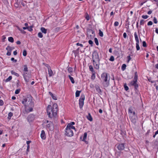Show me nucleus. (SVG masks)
I'll return each mask as SVG.
<instances>
[{
  "label": "nucleus",
  "instance_id": "f257e3e1",
  "mask_svg": "<svg viewBox=\"0 0 158 158\" xmlns=\"http://www.w3.org/2000/svg\"><path fill=\"white\" fill-rule=\"evenodd\" d=\"M22 102L24 105L25 111L27 112L28 113L32 111L34 104L31 97H27L24 98Z\"/></svg>",
  "mask_w": 158,
  "mask_h": 158
},
{
  "label": "nucleus",
  "instance_id": "f03ea898",
  "mask_svg": "<svg viewBox=\"0 0 158 158\" xmlns=\"http://www.w3.org/2000/svg\"><path fill=\"white\" fill-rule=\"evenodd\" d=\"M57 105L56 103L53 104L52 107L51 105H49L47 108L48 115L50 118L56 116L57 114Z\"/></svg>",
  "mask_w": 158,
  "mask_h": 158
},
{
  "label": "nucleus",
  "instance_id": "7ed1b4c3",
  "mask_svg": "<svg viewBox=\"0 0 158 158\" xmlns=\"http://www.w3.org/2000/svg\"><path fill=\"white\" fill-rule=\"evenodd\" d=\"M138 74L137 72H135V73L134 80L131 81L130 84L134 87L135 91L137 90L139 85L137 82L138 80Z\"/></svg>",
  "mask_w": 158,
  "mask_h": 158
},
{
  "label": "nucleus",
  "instance_id": "20e7f679",
  "mask_svg": "<svg viewBox=\"0 0 158 158\" xmlns=\"http://www.w3.org/2000/svg\"><path fill=\"white\" fill-rule=\"evenodd\" d=\"M138 74L137 72H135V73L134 80L131 81L130 84L134 87L135 91L137 90L139 85L137 82L138 80Z\"/></svg>",
  "mask_w": 158,
  "mask_h": 158
},
{
  "label": "nucleus",
  "instance_id": "39448f33",
  "mask_svg": "<svg viewBox=\"0 0 158 158\" xmlns=\"http://www.w3.org/2000/svg\"><path fill=\"white\" fill-rule=\"evenodd\" d=\"M108 74L106 73H104L101 75V80L104 82V84L105 87H107L109 84L107 82Z\"/></svg>",
  "mask_w": 158,
  "mask_h": 158
},
{
  "label": "nucleus",
  "instance_id": "423d86ee",
  "mask_svg": "<svg viewBox=\"0 0 158 158\" xmlns=\"http://www.w3.org/2000/svg\"><path fill=\"white\" fill-rule=\"evenodd\" d=\"M92 59L93 62H98V61H99L98 55L97 52H94L93 53Z\"/></svg>",
  "mask_w": 158,
  "mask_h": 158
},
{
  "label": "nucleus",
  "instance_id": "0eeeda50",
  "mask_svg": "<svg viewBox=\"0 0 158 158\" xmlns=\"http://www.w3.org/2000/svg\"><path fill=\"white\" fill-rule=\"evenodd\" d=\"M87 34L88 37L90 39H93L94 36V32L92 29H87Z\"/></svg>",
  "mask_w": 158,
  "mask_h": 158
},
{
  "label": "nucleus",
  "instance_id": "6e6552de",
  "mask_svg": "<svg viewBox=\"0 0 158 158\" xmlns=\"http://www.w3.org/2000/svg\"><path fill=\"white\" fill-rule=\"evenodd\" d=\"M65 134L68 136L71 137L73 135V133L72 130L66 128Z\"/></svg>",
  "mask_w": 158,
  "mask_h": 158
},
{
  "label": "nucleus",
  "instance_id": "1a4fd4ad",
  "mask_svg": "<svg viewBox=\"0 0 158 158\" xmlns=\"http://www.w3.org/2000/svg\"><path fill=\"white\" fill-rule=\"evenodd\" d=\"M23 77L25 80L27 82H29L31 78L30 74H27V73H24Z\"/></svg>",
  "mask_w": 158,
  "mask_h": 158
},
{
  "label": "nucleus",
  "instance_id": "9d476101",
  "mask_svg": "<svg viewBox=\"0 0 158 158\" xmlns=\"http://www.w3.org/2000/svg\"><path fill=\"white\" fill-rule=\"evenodd\" d=\"M81 98H80L79 100V105L80 108V109L82 108L84 105V101L85 99V96H81Z\"/></svg>",
  "mask_w": 158,
  "mask_h": 158
},
{
  "label": "nucleus",
  "instance_id": "9b49d317",
  "mask_svg": "<svg viewBox=\"0 0 158 158\" xmlns=\"http://www.w3.org/2000/svg\"><path fill=\"white\" fill-rule=\"evenodd\" d=\"M45 65L48 68L49 77H51L53 76L54 75L53 73L50 66L47 64H46Z\"/></svg>",
  "mask_w": 158,
  "mask_h": 158
},
{
  "label": "nucleus",
  "instance_id": "f8f14e48",
  "mask_svg": "<svg viewBox=\"0 0 158 158\" xmlns=\"http://www.w3.org/2000/svg\"><path fill=\"white\" fill-rule=\"evenodd\" d=\"M124 145L125 143H119L117 147L118 149L119 150H123L125 148Z\"/></svg>",
  "mask_w": 158,
  "mask_h": 158
},
{
  "label": "nucleus",
  "instance_id": "ddd939ff",
  "mask_svg": "<svg viewBox=\"0 0 158 158\" xmlns=\"http://www.w3.org/2000/svg\"><path fill=\"white\" fill-rule=\"evenodd\" d=\"M35 119V115L33 114H30L27 117L28 122H30L33 121Z\"/></svg>",
  "mask_w": 158,
  "mask_h": 158
},
{
  "label": "nucleus",
  "instance_id": "4468645a",
  "mask_svg": "<svg viewBox=\"0 0 158 158\" xmlns=\"http://www.w3.org/2000/svg\"><path fill=\"white\" fill-rule=\"evenodd\" d=\"M137 118V116H132L131 118V122L135 124L136 123Z\"/></svg>",
  "mask_w": 158,
  "mask_h": 158
},
{
  "label": "nucleus",
  "instance_id": "2eb2a0df",
  "mask_svg": "<svg viewBox=\"0 0 158 158\" xmlns=\"http://www.w3.org/2000/svg\"><path fill=\"white\" fill-rule=\"evenodd\" d=\"M99 61H98V62H93V65L94 67L96 69H98L99 68Z\"/></svg>",
  "mask_w": 158,
  "mask_h": 158
},
{
  "label": "nucleus",
  "instance_id": "dca6fc26",
  "mask_svg": "<svg viewBox=\"0 0 158 158\" xmlns=\"http://www.w3.org/2000/svg\"><path fill=\"white\" fill-rule=\"evenodd\" d=\"M40 136L41 138L43 139H45L46 138L45 134V131L44 130H42L40 135Z\"/></svg>",
  "mask_w": 158,
  "mask_h": 158
},
{
  "label": "nucleus",
  "instance_id": "f3484780",
  "mask_svg": "<svg viewBox=\"0 0 158 158\" xmlns=\"http://www.w3.org/2000/svg\"><path fill=\"white\" fill-rule=\"evenodd\" d=\"M66 128H67V129L69 128V129H70L71 130L72 129H73L75 130V127L71 125V124H69V123L68 124Z\"/></svg>",
  "mask_w": 158,
  "mask_h": 158
},
{
  "label": "nucleus",
  "instance_id": "a211bd4d",
  "mask_svg": "<svg viewBox=\"0 0 158 158\" xmlns=\"http://www.w3.org/2000/svg\"><path fill=\"white\" fill-rule=\"evenodd\" d=\"M49 94L51 96L53 99L55 100H56L57 99V97L56 96L54 95L51 92H49Z\"/></svg>",
  "mask_w": 158,
  "mask_h": 158
},
{
  "label": "nucleus",
  "instance_id": "6ab92c4d",
  "mask_svg": "<svg viewBox=\"0 0 158 158\" xmlns=\"http://www.w3.org/2000/svg\"><path fill=\"white\" fill-rule=\"evenodd\" d=\"M134 36L136 43H139L138 36L136 32L134 33Z\"/></svg>",
  "mask_w": 158,
  "mask_h": 158
},
{
  "label": "nucleus",
  "instance_id": "aec40b11",
  "mask_svg": "<svg viewBox=\"0 0 158 158\" xmlns=\"http://www.w3.org/2000/svg\"><path fill=\"white\" fill-rule=\"evenodd\" d=\"M87 136V133L86 132H85L84 134V135L83 136V139L82 140L83 141L85 142L86 143H87V142L86 141H85V139L86 138Z\"/></svg>",
  "mask_w": 158,
  "mask_h": 158
},
{
  "label": "nucleus",
  "instance_id": "412c9836",
  "mask_svg": "<svg viewBox=\"0 0 158 158\" xmlns=\"http://www.w3.org/2000/svg\"><path fill=\"white\" fill-rule=\"evenodd\" d=\"M14 49V47H11L9 46H8L6 48V49L9 52H11L12 50Z\"/></svg>",
  "mask_w": 158,
  "mask_h": 158
},
{
  "label": "nucleus",
  "instance_id": "4be33fe9",
  "mask_svg": "<svg viewBox=\"0 0 158 158\" xmlns=\"http://www.w3.org/2000/svg\"><path fill=\"white\" fill-rule=\"evenodd\" d=\"M87 118L88 120L90 121L93 120V118L90 113H88V115L87 117Z\"/></svg>",
  "mask_w": 158,
  "mask_h": 158
},
{
  "label": "nucleus",
  "instance_id": "5701e85b",
  "mask_svg": "<svg viewBox=\"0 0 158 158\" xmlns=\"http://www.w3.org/2000/svg\"><path fill=\"white\" fill-rule=\"evenodd\" d=\"M40 30L42 32L46 34L47 33V30L44 27H42Z\"/></svg>",
  "mask_w": 158,
  "mask_h": 158
},
{
  "label": "nucleus",
  "instance_id": "b1692460",
  "mask_svg": "<svg viewBox=\"0 0 158 158\" xmlns=\"http://www.w3.org/2000/svg\"><path fill=\"white\" fill-rule=\"evenodd\" d=\"M69 77V78L71 82L73 84H74L75 82V81H74V80L73 79V78L71 77L70 75H69L68 76Z\"/></svg>",
  "mask_w": 158,
  "mask_h": 158
},
{
  "label": "nucleus",
  "instance_id": "393cba45",
  "mask_svg": "<svg viewBox=\"0 0 158 158\" xmlns=\"http://www.w3.org/2000/svg\"><path fill=\"white\" fill-rule=\"evenodd\" d=\"M95 88L98 93H99L101 92V90L99 86H95Z\"/></svg>",
  "mask_w": 158,
  "mask_h": 158
},
{
  "label": "nucleus",
  "instance_id": "a878e982",
  "mask_svg": "<svg viewBox=\"0 0 158 158\" xmlns=\"http://www.w3.org/2000/svg\"><path fill=\"white\" fill-rule=\"evenodd\" d=\"M11 73L12 74L14 75L17 77H19V74L17 73H16L15 72L13 71H11Z\"/></svg>",
  "mask_w": 158,
  "mask_h": 158
},
{
  "label": "nucleus",
  "instance_id": "bb28decb",
  "mask_svg": "<svg viewBox=\"0 0 158 158\" xmlns=\"http://www.w3.org/2000/svg\"><path fill=\"white\" fill-rule=\"evenodd\" d=\"M95 72H93L92 73V75L91 77L92 79L94 80L95 79Z\"/></svg>",
  "mask_w": 158,
  "mask_h": 158
},
{
  "label": "nucleus",
  "instance_id": "cd10ccee",
  "mask_svg": "<svg viewBox=\"0 0 158 158\" xmlns=\"http://www.w3.org/2000/svg\"><path fill=\"white\" fill-rule=\"evenodd\" d=\"M12 78V77L11 76H10L7 79L5 80V81L6 82H8L10 81Z\"/></svg>",
  "mask_w": 158,
  "mask_h": 158
},
{
  "label": "nucleus",
  "instance_id": "c85d7f7f",
  "mask_svg": "<svg viewBox=\"0 0 158 158\" xmlns=\"http://www.w3.org/2000/svg\"><path fill=\"white\" fill-rule=\"evenodd\" d=\"M8 41L11 43H13L14 42V40L13 38L11 37H10L8 38Z\"/></svg>",
  "mask_w": 158,
  "mask_h": 158
},
{
  "label": "nucleus",
  "instance_id": "c756f323",
  "mask_svg": "<svg viewBox=\"0 0 158 158\" xmlns=\"http://www.w3.org/2000/svg\"><path fill=\"white\" fill-rule=\"evenodd\" d=\"M81 92V91L77 90L76 91V94H75L76 97H78L79 96Z\"/></svg>",
  "mask_w": 158,
  "mask_h": 158
},
{
  "label": "nucleus",
  "instance_id": "7c9ffc66",
  "mask_svg": "<svg viewBox=\"0 0 158 158\" xmlns=\"http://www.w3.org/2000/svg\"><path fill=\"white\" fill-rule=\"evenodd\" d=\"M126 65L125 64H123L121 67L122 70L123 71H124L126 69Z\"/></svg>",
  "mask_w": 158,
  "mask_h": 158
},
{
  "label": "nucleus",
  "instance_id": "2f4dec72",
  "mask_svg": "<svg viewBox=\"0 0 158 158\" xmlns=\"http://www.w3.org/2000/svg\"><path fill=\"white\" fill-rule=\"evenodd\" d=\"M139 43H136V48L137 50H139L140 49V47L139 45Z\"/></svg>",
  "mask_w": 158,
  "mask_h": 158
},
{
  "label": "nucleus",
  "instance_id": "473e14b6",
  "mask_svg": "<svg viewBox=\"0 0 158 158\" xmlns=\"http://www.w3.org/2000/svg\"><path fill=\"white\" fill-rule=\"evenodd\" d=\"M124 87L126 91H127L129 89L128 87L127 86L126 83H125L124 85Z\"/></svg>",
  "mask_w": 158,
  "mask_h": 158
},
{
  "label": "nucleus",
  "instance_id": "72a5a7b5",
  "mask_svg": "<svg viewBox=\"0 0 158 158\" xmlns=\"http://www.w3.org/2000/svg\"><path fill=\"white\" fill-rule=\"evenodd\" d=\"M99 36L101 37H103V32L101 31V30H99Z\"/></svg>",
  "mask_w": 158,
  "mask_h": 158
},
{
  "label": "nucleus",
  "instance_id": "f704fd0d",
  "mask_svg": "<svg viewBox=\"0 0 158 158\" xmlns=\"http://www.w3.org/2000/svg\"><path fill=\"white\" fill-rule=\"evenodd\" d=\"M24 71L25 72H27L28 71V68L27 66L26 65H24Z\"/></svg>",
  "mask_w": 158,
  "mask_h": 158
},
{
  "label": "nucleus",
  "instance_id": "c9c22d12",
  "mask_svg": "<svg viewBox=\"0 0 158 158\" xmlns=\"http://www.w3.org/2000/svg\"><path fill=\"white\" fill-rule=\"evenodd\" d=\"M94 40L95 43L96 44V45H98L99 44V43L98 39L96 38H94Z\"/></svg>",
  "mask_w": 158,
  "mask_h": 158
},
{
  "label": "nucleus",
  "instance_id": "e433bc0d",
  "mask_svg": "<svg viewBox=\"0 0 158 158\" xmlns=\"http://www.w3.org/2000/svg\"><path fill=\"white\" fill-rule=\"evenodd\" d=\"M89 69L90 70V71H91L92 72V73L93 72H95L94 71V69H93L92 66L90 65L89 66Z\"/></svg>",
  "mask_w": 158,
  "mask_h": 158
},
{
  "label": "nucleus",
  "instance_id": "4c0bfd02",
  "mask_svg": "<svg viewBox=\"0 0 158 158\" xmlns=\"http://www.w3.org/2000/svg\"><path fill=\"white\" fill-rule=\"evenodd\" d=\"M73 68L72 67H69L68 69V71L69 73H71L73 71Z\"/></svg>",
  "mask_w": 158,
  "mask_h": 158
},
{
  "label": "nucleus",
  "instance_id": "58836bf2",
  "mask_svg": "<svg viewBox=\"0 0 158 158\" xmlns=\"http://www.w3.org/2000/svg\"><path fill=\"white\" fill-rule=\"evenodd\" d=\"M13 114L11 112L9 113L8 114V118H10L11 117L13 116Z\"/></svg>",
  "mask_w": 158,
  "mask_h": 158
},
{
  "label": "nucleus",
  "instance_id": "ea45409f",
  "mask_svg": "<svg viewBox=\"0 0 158 158\" xmlns=\"http://www.w3.org/2000/svg\"><path fill=\"white\" fill-rule=\"evenodd\" d=\"M38 36L40 38H42L43 36L42 33L41 32H40L38 33Z\"/></svg>",
  "mask_w": 158,
  "mask_h": 158
},
{
  "label": "nucleus",
  "instance_id": "a19ab883",
  "mask_svg": "<svg viewBox=\"0 0 158 158\" xmlns=\"http://www.w3.org/2000/svg\"><path fill=\"white\" fill-rule=\"evenodd\" d=\"M27 54V51L26 50H23V55L24 56H26Z\"/></svg>",
  "mask_w": 158,
  "mask_h": 158
},
{
  "label": "nucleus",
  "instance_id": "79ce46f5",
  "mask_svg": "<svg viewBox=\"0 0 158 158\" xmlns=\"http://www.w3.org/2000/svg\"><path fill=\"white\" fill-rule=\"evenodd\" d=\"M114 57L113 56H110V59H109V60L112 61H114Z\"/></svg>",
  "mask_w": 158,
  "mask_h": 158
},
{
  "label": "nucleus",
  "instance_id": "37998d69",
  "mask_svg": "<svg viewBox=\"0 0 158 158\" xmlns=\"http://www.w3.org/2000/svg\"><path fill=\"white\" fill-rule=\"evenodd\" d=\"M20 91V89H16L15 91V94H18L19 93Z\"/></svg>",
  "mask_w": 158,
  "mask_h": 158
},
{
  "label": "nucleus",
  "instance_id": "c03bdc74",
  "mask_svg": "<svg viewBox=\"0 0 158 158\" xmlns=\"http://www.w3.org/2000/svg\"><path fill=\"white\" fill-rule=\"evenodd\" d=\"M143 47H146L147 46V45L146 43V42L145 41H143Z\"/></svg>",
  "mask_w": 158,
  "mask_h": 158
},
{
  "label": "nucleus",
  "instance_id": "a18cd8bd",
  "mask_svg": "<svg viewBox=\"0 0 158 158\" xmlns=\"http://www.w3.org/2000/svg\"><path fill=\"white\" fill-rule=\"evenodd\" d=\"M144 22V21L143 19H142L140 20V25H143Z\"/></svg>",
  "mask_w": 158,
  "mask_h": 158
},
{
  "label": "nucleus",
  "instance_id": "49530a36",
  "mask_svg": "<svg viewBox=\"0 0 158 158\" xmlns=\"http://www.w3.org/2000/svg\"><path fill=\"white\" fill-rule=\"evenodd\" d=\"M27 29L28 30L30 31H32L33 29H32V27L31 26L30 27H27Z\"/></svg>",
  "mask_w": 158,
  "mask_h": 158
},
{
  "label": "nucleus",
  "instance_id": "de8ad7c7",
  "mask_svg": "<svg viewBox=\"0 0 158 158\" xmlns=\"http://www.w3.org/2000/svg\"><path fill=\"white\" fill-rule=\"evenodd\" d=\"M153 22L154 23H157V21L156 18L155 17H154L153 19Z\"/></svg>",
  "mask_w": 158,
  "mask_h": 158
},
{
  "label": "nucleus",
  "instance_id": "09e8293b",
  "mask_svg": "<svg viewBox=\"0 0 158 158\" xmlns=\"http://www.w3.org/2000/svg\"><path fill=\"white\" fill-rule=\"evenodd\" d=\"M142 17L143 19H147L148 17V16L147 15H143L142 16Z\"/></svg>",
  "mask_w": 158,
  "mask_h": 158
},
{
  "label": "nucleus",
  "instance_id": "8fccbe9b",
  "mask_svg": "<svg viewBox=\"0 0 158 158\" xmlns=\"http://www.w3.org/2000/svg\"><path fill=\"white\" fill-rule=\"evenodd\" d=\"M89 43L90 44H91V46H92V45L93 44V42L91 40H89Z\"/></svg>",
  "mask_w": 158,
  "mask_h": 158
},
{
  "label": "nucleus",
  "instance_id": "3c124183",
  "mask_svg": "<svg viewBox=\"0 0 158 158\" xmlns=\"http://www.w3.org/2000/svg\"><path fill=\"white\" fill-rule=\"evenodd\" d=\"M4 104V102L3 101L0 99V106H2Z\"/></svg>",
  "mask_w": 158,
  "mask_h": 158
},
{
  "label": "nucleus",
  "instance_id": "603ef678",
  "mask_svg": "<svg viewBox=\"0 0 158 158\" xmlns=\"http://www.w3.org/2000/svg\"><path fill=\"white\" fill-rule=\"evenodd\" d=\"M11 60L12 61H14L15 63L17 62V60L16 59H15L14 58L12 57L11 59Z\"/></svg>",
  "mask_w": 158,
  "mask_h": 158
},
{
  "label": "nucleus",
  "instance_id": "864d4df0",
  "mask_svg": "<svg viewBox=\"0 0 158 158\" xmlns=\"http://www.w3.org/2000/svg\"><path fill=\"white\" fill-rule=\"evenodd\" d=\"M119 24V23L117 21H116L114 23V25L115 26H118Z\"/></svg>",
  "mask_w": 158,
  "mask_h": 158
},
{
  "label": "nucleus",
  "instance_id": "5fc2aeb1",
  "mask_svg": "<svg viewBox=\"0 0 158 158\" xmlns=\"http://www.w3.org/2000/svg\"><path fill=\"white\" fill-rule=\"evenodd\" d=\"M152 21H150L149 22H148V26H149V25H151L152 24Z\"/></svg>",
  "mask_w": 158,
  "mask_h": 158
},
{
  "label": "nucleus",
  "instance_id": "6e6d98bb",
  "mask_svg": "<svg viewBox=\"0 0 158 158\" xmlns=\"http://www.w3.org/2000/svg\"><path fill=\"white\" fill-rule=\"evenodd\" d=\"M6 39V37L4 35L2 36V42H4L5 41V40Z\"/></svg>",
  "mask_w": 158,
  "mask_h": 158
},
{
  "label": "nucleus",
  "instance_id": "4d7b16f0",
  "mask_svg": "<svg viewBox=\"0 0 158 158\" xmlns=\"http://www.w3.org/2000/svg\"><path fill=\"white\" fill-rule=\"evenodd\" d=\"M127 57L128 59V60L127 61V62H128L130 60H131V58L130 55H129V56H128Z\"/></svg>",
  "mask_w": 158,
  "mask_h": 158
},
{
  "label": "nucleus",
  "instance_id": "13d9d810",
  "mask_svg": "<svg viewBox=\"0 0 158 158\" xmlns=\"http://www.w3.org/2000/svg\"><path fill=\"white\" fill-rule=\"evenodd\" d=\"M76 45L77 46H80L82 47H83V45L82 44H79V43H77Z\"/></svg>",
  "mask_w": 158,
  "mask_h": 158
},
{
  "label": "nucleus",
  "instance_id": "bf43d9fd",
  "mask_svg": "<svg viewBox=\"0 0 158 158\" xmlns=\"http://www.w3.org/2000/svg\"><path fill=\"white\" fill-rule=\"evenodd\" d=\"M123 36L124 38H126L127 37V35L126 33L125 32L123 34Z\"/></svg>",
  "mask_w": 158,
  "mask_h": 158
},
{
  "label": "nucleus",
  "instance_id": "052dcab7",
  "mask_svg": "<svg viewBox=\"0 0 158 158\" xmlns=\"http://www.w3.org/2000/svg\"><path fill=\"white\" fill-rule=\"evenodd\" d=\"M11 52H9V51H7V52L6 53V55L8 56H10L11 55Z\"/></svg>",
  "mask_w": 158,
  "mask_h": 158
},
{
  "label": "nucleus",
  "instance_id": "680f3d73",
  "mask_svg": "<svg viewBox=\"0 0 158 158\" xmlns=\"http://www.w3.org/2000/svg\"><path fill=\"white\" fill-rule=\"evenodd\" d=\"M29 148H30V145H27V152H28L29 151Z\"/></svg>",
  "mask_w": 158,
  "mask_h": 158
},
{
  "label": "nucleus",
  "instance_id": "e2e57ef3",
  "mask_svg": "<svg viewBox=\"0 0 158 158\" xmlns=\"http://www.w3.org/2000/svg\"><path fill=\"white\" fill-rule=\"evenodd\" d=\"M31 142V141H27V145H29V143Z\"/></svg>",
  "mask_w": 158,
  "mask_h": 158
},
{
  "label": "nucleus",
  "instance_id": "0e129e2a",
  "mask_svg": "<svg viewBox=\"0 0 158 158\" xmlns=\"http://www.w3.org/2000/svg\"><path fill=\"white\" fill-rule=\"evenodd\" d=\"M152 11L151 10H150L148 12V15H150L152 14Z\"/></svg>",
  "mask_w": 158,
  "mask_h": 158
},
{
  "label": "nucleus",
  "instance_id": "69168bd1",
  "mask_svg": "<svg viewBox=\"0 0 158 158\" xmlns=\"http://www.w3.org/2000/svg\"><path fill=\"white\" fill-rule=\"evenodd\" d=\"M21 42L19 41H18L16 42V44L18 45H19L21 44Z\"/></svg>",
  "mask_w": 158,
  "mask_h": 158
},
{
  "label": "nucleus",
  "instance_id": "338daca9",
  "mask_svg": "<svg viewBox=\"0 0 158 158\" xmlns=\"http://www.w3.org/2000/svg\"><path fill=\"white\" fill-rule=\"evenodd\" d=\"M21 4L23 6H25V4L23 1L21 2Z\"/></svg>",
  "mask_w": 158,
  "mask_h": 158
},
{
  "label": "nucleus",
  "instance_id": "774afa93",
  "mask_svg": "<svg viewBox=\"0 0 158 158\" xmlns=\"http://www.w3.org/2000/svg\"><path fill=\"white\" fill-rule=\"evenodd\" d=\"M155 32L157 34H158V29L157 28H156Z\"/></svg>",
  "mask_w": 158,
  "mask_h": 158
}]
</instances>
